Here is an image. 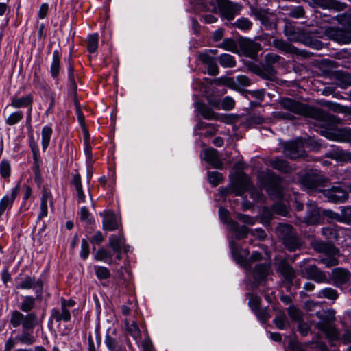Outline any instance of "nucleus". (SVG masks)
Instances as JSON below:
<instances>
[{
	"mask_svg": "<svg viewBox=\"0 0 351 351\" xmlns=\"http://www.w3.org/2000/svg\"><path fill=\"white\" fill-rule=\"evenodd\" d=\"M20 189V185L18 184L15 187L12 188L11 190L10 195H5L1 200H0V210L3 213L4 211L8 208H11L14 201L17 197V195L19 193Z\"/></svg>",
	"mask_w": 351,
	"mask_h": 351,
	"instance_id": "nucleus-15",
	"label": "nucleus"
},
{
	"mask_svg": "<svg viewBox=\"0 0 351 351\" xmlns=\"http://www.w3.org/2000/svg\"><path fill=\"white\" fill-rule=\"evenodd\" d=\"M0 174L3 178L10 176V164L8 160H3L0 163Z\"/></svg>",
	"mask_w": 351,
	"mask_h": 351,
	"instance_id": "nucleus-52",
	"label": "nucleus"
},
{
	"mask_svg": "<svg viewBox=\"0 0 351 351\" xmlns=\"http://www.w3.org/2000/svg\"><path fill=\"white\" fill-rule=\"evenodd\" d=\"M280 57L278 55L274 53H267L265 57V63L269 64L270 65H272L273 64L278 62L280 60Z\"/></svg>",
	"mask_w": 351,
	"mask_h": 351,
	"instance_id": "nucleus-64",
	"label": "nucleus"
},
{
	"mask_svg": "<svg viewBox=\"0 0 351 351\" xmlns=\"http://www.w3.org/2000/svg\"><path fill=\"white\" fill-rule=\"evenodd\" d=\"M278 271L283 276L285 280L291 282L295 277V271L286 261H280L278 264Z\"/></svg>",
	"mask_w": 351,
	"mask_h": 351,
	"instance_id": "nucleus-21",
	"label": "nucleus"
},
{
	"mask_svg": "<svg viewBox=\"0 0 351 351\" xmlns=\"http://www.w3.org/2000/svg\"><path fill=\"white\" fill-rule=\"evenodd\" d=\"M304 10L302 6H298L291 9L289 12V16L295 19H300L304 16Z\"/></svg>",
	"mask_w": 351,
	"mask_h": 351,
	"instance_id": "nucleus-60",
	"label": "nucleus"
},
{
	"mask_svg": "<svg viewBox=\"0 0 351 351\" xmlns=\"http://www.w3.org/2000/svg\"><path fill=\"white\" fill-rule=\"evenodd\" d=\"M326 256L319 260L320 263L327 267H331L338 265V260L335 257V255H326Z\"/></svg>",
	"mask_w": 351,
	"mask_h": 351,
	"instance_id": "nucleus-49",
	"label": "nucleus"
},
{
	"mask_svg": "<svg viewBox=\"0 0 351 351\" xmlns=\"http://www.w3.org/2000/svg\"><path fill=\"white\" fill-rule=\"evenodd\" d=\"M219 47L230 51H236L237 50V45L236 42L232 38H226L219 45Z\"/></svg>",
	"mask_w": 351,
	"mask_h": 351,
	"instance_id": "nucleus-43",
	"label": "nucleus"
},
{
	"mask_svg": "<svg viewBox=\"0 0 351 351\" xmlns=\"http://www.w3.org/2000/svg\"><path fill=\"white\" fill-rule=\"evenodd\" d=\"M241 47L250 56H252L261 49V45L250 39H244L241 42Z\"/></svg>",
	"mask_w": 351,
	"mask_h": 351,
	"instance_id": "nucleus-22",
	"label": "nucleus"
},
{
	"mask_svg": "<svg viewBox=\"0 0 351 351\" xmlns=\"http://www.w3.org/2000/svg\"><path fill=\"white\" fill-rule=\"evenodd\" d=\"M230 248L234 260L246 269L251 267L253 262L259 261L262 258L261 253L258 252H254L252 256L247 259V257L249 254V251L246 250H241L233 242L230 243Z\"/></svg>",
	"mask_w": 351,
	"mask_h": 351,
	"instance_id": "nucleus-4",
	"label": "nucleus"
},
{
	"mask_svg": "<svg viewBox=\"0 0 351 351\" xmlns=\"http://www.w3.org/2000/svg\"><path fill=\"white\" fill-rule=\"evenodd\" d=\"M99 36L97 34H93L88 36L86 40L87 50L90 53H94L98 47Z\"/></svg>",
	"mask_w": 351,
	"mask_h": 351,
	"instance_id": "nucleus-38",
	"label": "nucleus"
},
{
	"mask_svg": "<svg viewBox=\"0 0 351 351\" xmlns=\"http://www.w3.org/2000/svg\"><path fill=\"white\" fill-rule=\"evenodd\" d=\"M274 46L278 49L286 53H295L296 49L291 44L282 39H276L273 41Z\"/></svg>",
	"mask_w": 351,
	"mask_h": 351,
	"instance_id": "nucleus-33",
	"label": "nucleus"
},
{
	"mask_svg": "<svg viewBox=\"0 0 351 351\" xmlns=\"http://www.w3.org/2000/svg\"><path fill=\"white\" fill-rule=\"evenodd\" d=\"M317 298L336 300L338 298V293L335 289L330 287H327L319 291Z\"/></svg>",
	"mask_w": 351,
	"mask_h": 351,
	"instance_id": "nucleus-37",
	"label": "nucleus"
},
{
	"mask_svg": "<svg viewBox=\"0 0 351 351\" xmlns=\"http://www.w3.org/2000/svg\"><path fill=\"white\" fill-rule=\"evenodd\" d=\"M304 146V141L302 138L287 142L284 145V154L291 159L304 158L306 156V154Z\"/></svg>",
	"mask_w": 351,
	"mask_h": 351,
	"instance_id": "nucleus-7",
	"label": "nucleus"
},
{
	"mask_svg": "<svg viewBox=\"0 0 351 351\" xmlns=\"http://www.w3.org/2000/svg\"><path fill=\"white\" fill-rule=\"evenodd\" d=\"M270 165L274 169L282 173H287L291 169L286 160L278 158L271 160L270 161Z\"/></svg>",
	"mask_w": 351,
	"mask_h": 351,
	"instance_id": "nucleus-28",
	"label": "nucleus"
},
{
	"mask_svg": "<svg viewBox=\"0 0 351 351\" xmlns=\"http://www.w3.org/2000/svg\"><path fill=\"white\" fill-rule=\"evenodd\" d=\"M10 324L13 328L21 326L23 333L16 336L15 340L22 344L32 345L36 342L33 331L39 324L38 318L35 313L23 314L17 310L11 312Z\"/></svg>",
	"mask_w": 351,
	"mask_h": 351,
	"instance_id": "nucleus-2",
	"label": "nucleus"
},
{
	"mask_svg": "<svg viewBox=\"0 0 351 351\" xmlns=\"http://www.w3.org/2000/svg\"><path fill=\"white\" fill-rule=\"evenodd\" d=\"M235 102L230 97H226L221 102V108L225 110H230L234 107Z\"/></svg>",
	"mask_w": 351,
	"mask_h": 351,
	"instance_id": "nucleus-61",
	"label": "nucleus"
},
{
	"mask_svg": "<svg viewBox=\"0 0 351 351\" xmlns=\"http://www.w3.org/2000/svg\"><path fill=\"white\" fill-rule=\"evenodd\" d=\"M274 323L278 329H285L287 326V319L286 315L283 314H279L274 319Z\"/></svg>",
	"mask_w": 351,
	"mask_h": 351,
	"instance_id": "nucleus-53",
	"label": "nucleus"
},
{
	"mask_svg": "<svg viewBox=\"0 0 351 351\" xmlns=\"http://www.w3.org/2000/svg\"><path fill=\"white\" fill-rule=\"evenodd\" d=\"M255 314L257 315L259 319L262 321H266L269 319V313L267 308H257L254 311Z\"/></svg>",
	"mask_w": 351,
	"mask_h": 351,
	"instance_id": "nucleus-63",
	"label": "nucleus"
},
{
	"mask_svg": "<svg viewBox=\"0 0 351 351\" xmlns=\"http://www.w3.org/2000/svg\"><path fill=\"white\" fill-rule=\"evenodd\" d=\"M40 202H42V203L49 202L51 206L53 207L52 195H51V192L46 187L43 188L42 197H41Z\"/></svg>",
	"mask_w": 351,
	"mask_h": 351,
	"instance_id": "nucleus-59",
	"label": "nucleus"
},
{
	"mask_svg": "<svg viewBox=\"0 0 351 351\" xmlns=\"http://www.w3.org/2000/svg\"><path fill=\"white\" fill-rule=\"evenodd\" d=\"M198 110L202 116L206 119L214 120L217 119V115L212 109L206 106L205 104H199L198 106Z\"/></svg>",
	"mask_w": 351,
	"mask_h": 351,
	"instance_id": "nucleus-36",
	"label": "nucleus"
},
{
	"mask_svg": "<svg viewBox=\"0 0 351 351\" xmlns=\"http://www.w3.org/2000/svg\"><path fill=\"white\" fill-rule=\"evenodd\" d=\"M125 327L128 332L134 338L137 339L141 337L140 330L135 322L133 321L132 323H129V322L125 321Z\"/></svg>",
	"mask_w": 351,
	"mask_h": 351,
	"instance_id": "nucleus-42",
	"label": "nucleus"
},
{
	"mask_svg": "<svg viewBox=\"0 0 351 351\" xmlns=\"http://www.w3.org/2000/svg\"><path fill=\"white\" fill-rule=\"evenodd\" d=\"M322 234L328 239H335L337 238V232L332 227L323 228L322 229Z\"/></svg>",
	"mask_w": 351,
	"mask_h": 351,
	"instance_id": "nucleus-51",
	"label": "nucleus"
},
{
	"mask_svg": "<svg viewBox=\"0 0 351 351\" xmlns=\"http://www.w3.org/2000/svg\"><path fill=\"white\" fill-rule=\"evenodd\" d=\"M350 278L351 274L346 269L338 267L332 271V280L334 285L338 287L350 282Z\"/></svg>",
	"mask_w": 351,
	"mask_h": 351,
	"instance_id": "nucleus-12",
	"label": "nucleus"
},
{
	"mask_svg": "<svg viewBox=\"0 0 351 351\" xmlns=\"http://www.w3.org/2000/svg\"><path fill=\"white\" fill-rule=\"evenodd\" d=\"M60 302L61 308H53L51 311V319L57 322H69L71 319V315L69 308L74 306L75 302L72 299L66 300L63 298H61Z\"/></svg>",
	"mask_w": 351,
	"mask_h": 351,
	"instance_id": "nucleus-6",
	"label": "nucleus"
},
{
	"mask_svg": "<svg viewBox=\"0 0 351 351\" xmlns=\"http://www.w3.org/2000/svg\"><path fill=\"white\" fill-rule=\"evenodd\" d=\"M71 185L73 187L75 191L77 197V202L79 204L85 202L86 195L82 189L81 177L78 173L73 176L71 181Z\"/></svg>",
	"mask_w": 351,
	"mask_h": 351,
	"instance_id": "nucleus-17",
	"label": "nucleus"
},
{
	"mask_svg": "<svg viewBox=\"0 0 351 351\" xmlns=\"http://www.w3.org/2000/svg\"><path fill=\"white\" fill-rule=\"evenodd\" d=\"M341 222L351 224V207L343 208L341 213Z\"/></svg>",
	"mask_w": 351,
	"mask_h": 351,
	"instance_id": "nucleus-55",
	"label": "nucleus"
},
{
	"mask_svg": "<svg viewBox=\"0 0 351 351\" xmlns=\"http://www.w3.org/2000/svg\"><path fill=\"white\" fill-rule=\"evenodd\" d=\"M80 218L82 221L86 222L87 224H91L94 220L90 217V213L86 207L83 206L79 212Z\"/></svg>",
	"mask_w": 351,
	"mask_h": 351,
	"instance_id": "nucleus-54",
	"label": "nucleus"
},
{
	"mask_svg": "<svg viewBox=\"0 0 351 351\" xmlns=\"http://www.w3.org/2000/svg\"><path fill=\"white\" fill-rule=\"evenodd\" d=\"M104 343L110 351H118L119 344L116 339L107 334L105 336Z\"/></svg>",
	"mask_w": 351,
	"mask_h": 351,
	"instance_id": "nucleus-46",
	"label": "nucleus"
},
{
	"mask_svg": "<svg viewBox=\"0 0 351 351\" xmlns=\"http://www.w3.org/2000/svg\"><path fill=\"white\" fill-rule=\"evenodd\" d=\"M330 157L337 160L351 162V152L337 149L330 153Z\"/></svg>",
	"mask_w": 351,
	"mask_h": 351,
	"instance_id": "nucleus-31",
	"label": "nucleus"
},
{
	"mask_svg": "<svg viewBox=\"0 0 351 351\" xmlns=\"http://www.w3.org/2000/svg\"><path fill=\"white\" fill-rule=\"evenodd\" d=\"M208 177L209 182L213 186H217L219 185L223 180L222 174L217 171L208 172Z\"/></svg>",
	"mask_w": 351,
	"mask_h": 351,
	"instance_id": "nucleus-47",
	"label": "nucleus"
},
{
	"mask_svg": "<svg viewBox=\"0 0 351 351\" xmlns=\"http://www.w3.org/2000/svg\"><path fill=\"white\" fill-rule=\"evenodd\" d=\"M227 84L230 86H248L251 84V80L248 77L244 75H240L234 78H228Z\"/></svg>",
	"mask_w": 351,
	"mask_h": 351,
	"instance_id": "nucleus-27",
	"label": "nucleus"
},
{
	"mask_svg": "<svg viewBox=\"0 0 351 351\" xmlns=\"http://www.w3.org/2000/svg\"><path fill=\"white\" fill-rule=\"evenodd\" d=\"M307 277L317 282H325L327 278L324 272L322 271L315 265H308L305 268Z\"/></svg>",
	"mask_w": 351,
	"mask_h": 351,
	"instance_id": "nucleus-16",
	"label": "nucleus"
},
{
	"mask_svg": "<svg viewBox=\"0 0 351 351\" xmlns=\"http://www.w3.org/2000/svg\"><path fill=\"white\" fill-rule=\"evenodd\" d=\"M339 140L342 141H351V128H344L339 130Z\"/></svg>",
	"mask_w": 351,
	"mask_h": 351,
	"instance_id": "nucleus-62",
	"label": "nucleus"
},
{
	"mask_svg": "<svg viewBox=\"0 0 351 351\" xmlns=\"http://www.w3.org/2000/svg\"><path fill=\"white\" fill-rule=\"evenodd\" d=\"M36 299H37L36 297L34 298L32 296L29 295L25 296L23 298V302L19 306L20 310L23 312L30 313V311L35 307Z\"/></svg>",
	"mask_w": 351,
	"mask_h": 351,
	"instance_id": "nucleus-30",
	"label": "nucleus"
},
{
	"mask_svg": "<svg viewBox=\"0 0 351 351\" xmlns=\"http://www.w3.org/2000/svg\"><path fill=\"white\" fill-rule=\"evenodd\" d=\"M252 186V184L249 177L246 175H241L232 183L230 189L227 192H224L223 195H226L231 193L240 196L245 191L250 190Z\"/></svg>",
	"mask_w": 351,
	"mask_h": 351,
	"instance_id": "nucleus-8",
	"label": "nucleus"
},
{
	"mask_svg": "<svg viewBox=\"0 0 351 351\" xmlns=\"http://www.w3.org/2000/svg\"><path fill=\"white\" fill-rule=\"evenodd\" d=\"M283 243L289 251L293 252L299 248L301 241L297 234L294 232L290 237L285 238Z\"/></svg>",
	"mask_w": 351,
	"mask_h": 351,
	"instance_id": "nucleus-26",
	"label": "nucleus"
},
{
	"mask_svg": "<svg viewBox=\"0 0 351 351\" xmlns=\"http://www.w3.org/2000/svg\"><path fill=\"white\" fill-rule=\"evenodd\" d=\"M311 245L316 252L324 253L326 255H336L338 254V250L330 242L313 239Z\"/></svg>",
	"mask_w": 351,
	"mask_h": 351,
	"instance_id": "nucleus-11",
	"label": "nucleus"
},
{
	"mask_svg": "<svg viewBox=\"0 0 351 351\" xmlns=\"http://www.w3.org/2000/svg\"><path fill=\"white\" fill-rule=\"evenodd\" d=\"M94 270L97 278L99 280H106L110 276V271L108 268L104 266L95 265Z\"/></svg>",
	"mask_w": 351,
	"mask_h": 351,
	"instance_id": "nucleus-40",
	"label": "nucleus"
},
{
	"mask_svg": "<svg viewBox=\"0 0 351 351\" xmlns=\"http://www.w3.org/2000/svg\"><path fill=\"white\" fill-rule=\"evenodd\" d=\"M269 267L266 264H261L256 265L254 274L255 279L258 282H260L261 280H264L269 274Z\"/></svg>",
	"mask_w": 351,
	"mask_h": 351,
	"instance_id": "nucleus-32",
	"label": "nucleus"
},
{
	"mask_svg": "<svg viewBox=\"0 0 351 351\" xmlns=\"http://www.w3.org/2000/svg\"><path fill=\"white\" fill-rule=\"evenodd\" d=\"M103 217V229L108 231H113L118 228L117 219L113 213L106 211L101 213Z\"/></svg>",
	"mask_w": 351,
	"mask_h": 351,
	"instance_id": "nucleus-14",
	"label": "nucleus"
},
{
	"mask_svg": "<svg viewBox=\"0 0 351 351\" xmlns=\"http://www.w3.org/2000/svg\"><path fill=\"white\" fill-rule=\"evenodd\" d=\"M252 14L258 20L264 23L267 19V11L261 7L251 6L250 7Z\"/></svg>",
	"mask_w": 351,
	"mask_h": 351,
	"instance_id": "nucleus-39",
	"label": "nucleus"
},
{
	"mask_svg": "<svg viewBox=\"0 0 351 351\" xmlns=\"http://www.w3.org/2000/svg\"><path fill=\"white\" fill-rule=\"evenodd\" d=\"M112 254L108 250L101 247L94 254L95 260L104 261L110 264L112 263Z\"/></svg>",
	"mask_w": 351,
	"mask_h": 351,
	"instance_id": "nucleus-29",
	"label": "nucleus"
},
{
	"mask_svg": "<svg viewBox=\"0 0 351 351\" xmlns=\"http://www.w3.org/2000/svg\"><path fill=\"white\" fill-rule=\"evenodd\" d=\"M319 209L314 204L308 205V213L304 217V222L308 225H315L320 221Z\"/></svg>",
	"mask_w": 351,
	"mask_h": 351,
	"instance_id": "nucleus-18",
	"label": "nucleus"
},
{
	"mask_svg": "<svg viewBox=\"0 0 351 351\" xmlns=\"http://www.w3.org/2000/svg\"><path fill=\"white\" fill-rule=\"evenodd\" d=\"M17 289H35L37 300H40L43 294V282L41 279L36 280L35 278L25 276L16 285Z\"/></svg>",
	"mask_w": 351,
	"mask_h": 351,
	"instance_id": "nucleus-9",
	"label": "nucleus"
},
{
	"mask_svg": "<svg viewBox=\"0 0 351 351\" xmlns=\"http://www.w3.org/2000/svg\"><path fill=\"white\" fill-rule=\"evenodd\" d=\"M105 237L101 231L96 232L90 239L89 241L93 245H99L104 242Z\"/></svg>",
	"mask_w": 351,
	"mask_h": 351,
	"instance_id": "nucleus-56",
	"label": "nucleus"
},
{
	"mask_svg": "<svg viewBox=\"0 0 351 351\" xmlns=\"http://www.w3.org/2000/svg\"><path fill=\"white\" fill-rule=\"evenodd\" d=\"M317 316L321 319L317 323V328L324 332L328 337L333 339L337 337V331L332 324L334 319L330 313L317 312Z\"/></svg>",
	"mask_w": 351,
	"mask_h": 351,
	"instance_id": "nucleus-5",
	"label": "nucleus"
},
{
	"mask_svg": "<svg viewBox=\"0 0 351 351\" xmlns=\"http://www.w3.org/2000/svg\"><path fill=\"white\" fill-rule=\"evenodd\" d=\"M272 209L275 213L282 216H286L289 212L287 206L285 204L280 202H276L274 204Z\"/></svg>",
	"mask_w": 351,
	"mask_h": 351,
	"instance_id": "nucleus-50",
	"label": "nucleus"
},
{
	"mask_svg": "<svg viewBox=\"0 0 351 351\" xmlns=\"http://www.w3.org/2000/svg\"><path fill=\"white\" fill-rule=\"evenodd\" d=\"M199 60L207 65V71L210 75L215 76L219 73V68L215 61L207 53H201Z\"/></svg>",
	"mask_w": 351,
	"mask_h": 351,
	"instance_id": "nucleus-20",
	"label": "nucleus"
},
{
	"mask_svg": "<svg viewBox=\"0 0 351 351\" xmlns=\"http://www.w3.org/2000/svg\"><path fill=\"white\" fill-rule=\"evenodd\" d=\"M68 72H69L68 78H69L70 88H71V90L74 92V93H76L77 84L75 83V77H74L73 66L71 62H69Z\"/></svg>",
	"mask_w": 351,
	"mask_h": 351,
	"instance_id": "nucleus-48",
	"label": "nucleus"
},
{
	"mask_svg": "<svg viewBox=\"0 0 351 351\" xmlns=\"http://www.w3.org/2000/svg\"><path fill=\"white\" fill-rule=\"evenodd\" d=\"M52 134V129L51 127L45 126L42 130V147L45 150L50 142L51 136Z\"/></svg>",
	"mask_w": 351,
	"mask_h": 351,
	"instance_id": "nucleus-41",
	"label": "nucleus"
},
{
	"mask_svg": "<svg viewBox=\"0 0 351 351\" xmlns=\"http://www.w3.org/2000/svg\"><path fill=\"white\" fill-rule=\"evenodd\" d=\"M33 102V98L32 95H27L22 97H12L11 100V106L15 108H24L30 106Z\"/></svg>",
	"mask_w": 351,
	"mask_h": 351,
	"instance_id": "nucleus-25",
	"label": "nucleus"
},
{
	"mask_svg": "<svg viewBox=\"0 0 351 351\" xmlns=\"http://www.w3.org/2000/svg\"><path fill=\"white\" fill-rule=\"evenodd\" d=\"M124 244L125 239L122 234H112L109 237V246L116 253H119L121 251Z\"/></svg>",
	"mask_w": 351,
	"mask_h": 351,
	"instance_id": "nucleus-24",
	"label": "nucleus"
},
{
	"mask_svg": "<svg viewBox=\"0 0 351 351\" xmlns=\"http://www.w3.org/2000/svg\"><path fill=\"white\" fill-rule=\"evenodd\" d=\"M60 58L61 53L60 50L56 49L53 52L52 62L50 66V73L51 77L56 80H58L60 71Z\"/></svg>",
	"mask_w": 351,
	"mask_h": 351,
	"instance_id": "nucleus-19",
	"label": "nucleus"
},
{
	"mask_svg": "<svg viewBox=\"0 0 351 351\" xmlns=\"http://www.w3.org/2000/svg\"><path fill=\"white\" fill-rule=\"evenodd\" d=\"M278 237L282 240L285 238L290 237L295 232L293 230V227L289 224L280 223L278 225L276 229Z\"/></svg>",
	"mask_w": 351,
	"mask_h": 351,
	"instance_id": "nucleus-34",
	"label": "nucleus"
},
{
	"mask_svg": "<svg viewBox=\"0 0 351 351\" xmlns=\"http://www.w3.org/2000/svg\"><path fill=\"white\" fill-rule=\"evenodd\" d=\"M253 72L261 77L272 80L276 74V71L272 65L263 64L261 66H256L253 68Z\"/></svg>",
	"mask_w": 351,
	"mask_h": 351,
	"instance_id": "nucleus-13",
	"label": "nucleus"
},
{
	"mask_svg": "<svg viewBox=\"0 0 351 351\" xmlns=\"http://www.w3.org/2000/svg\"><path fill=\"white\" fill-rule=\"evenodd\" d=\"M205 160L216 168L221 165L218 152L213 148L207 149L204 152Z\"/></svg>",
	"mask_w": 351,
	"mask_h": 351,
	"instance_id": "nucleus-23",
	"label": "nucleus"
},
{
	"mask_svg": "<svg viewBox=\"0 0 351 351\" xmlns=\"http://www.w3.org/2000/svg\"><path fill=\"white\" fill-rule=\"evenodd\" d=\"M90 251H89V245L86 239H83L82 240L81 243V251H80V257L85 260L88 258L89 255Z\"/></svg>",
	"mask_w": 351,
	"mask_h": 351,
	"instance_id": "nucleus-57",
	"label": "nucleus"
},
{
	"mask_svg": "<svg viewBox=\"0 0 351 351\" xmlns=\"http://www.w3.org/2000/svg\"><path fill=\"white\" fill-rule=\"evenodd\" d=\"M280 104L285 110L290 112H276L274 116L278 118L293 120L295 117L291 113L315 119H322L326 117L324 111L321 109L300 103L291 98H283Z\"/></svg>",
	"mask_w": 351,
	"mask_h": 351,
	"instance_id": "nucleus-3",
	"label": "nucleus"
},
{
	"mask_svg": "<svg viewBox=\"0 0 351 351\" xmlns=\"http://www.w3.org/2000/svg\"><path fill=\"white\" fill-rule=\"evenodd\" d=\"M219 64L225 68H232L236 66L234 58L230 54L223 53L219 57Z\"/></svg>",
	"mask_w": 351,
	"mask_h": 351,
	"instance_id": "nucleus-35",
	"label": "nucleus"
},
{
	"mask_svg": "<svg viewBox=\"0 0 351 351\" xmlns=\"http://www.w3.org/2000/svg\"><path fill=\"white\" fill-rule=\"evenodd\" d=\"M269 178V182L267 185L268 193L276 198H279L282 195V188L280 185V179L273 172L269 171L267 173Z\"/></svg>",
	"mask_w": 351,
	"mask_h": 351,
	"instance_id": "nucleus-10",
	"label": "nucleus"
},
{
	"mask_svg": "<svg viewBox=\"0 0 351 351\" xmlns=\"http://www.w3.org/2000/svg\"><path fill=\"white\" fill-rule=\"evenodd\" d=\"M23 118V113L21 111H16L12 113L6 119L5 123L9 125L18 123Z\"/></svg>",
	"mask_w": 351,
	"mask_h": 351,
	"instance_id": "nucleus-45",
	"label": "nucleus"
},
{
	"mask_svg": "<svg viewBox=\"0 0 351 351\" xmlns=\"http://www.w3.org/2000/svg\"><path fill=\"white\" fill-rule=\"evenodd\" d=\"M329 184V180L320 174L309 173L301 180V184L309 191H320L328 200L333 202H343L348 198L346 190L339 186L324 189Z\"/></svg>",
	"mask_w": 351,
	"mask_h": 351,
	"instance_id": "nucleus-1",
	"label": "nucleus"
},
{
	"mask_svg": "<svg viewBox=\"0 0 351 351\" xmlns=\"http://www.w3.org/2000/svg\"><path fill=\"white\" fill-rule=\"evenodd\" d=\"M288 314L292 319L298 322L301 321V312L295 306L288 308Z\"/></svg>",
	"mask_w": 351,
	"mask_h": 351,
	"instance_id": "nucleus-58",
	"label": "nucleus"
},
{
	"mask_svg": "<svg viewBox=\"0 0 351 351\" xmlns=\"http://www.w3.org/2000/svg\"><path fill=\"white\" fill-rule=\"evenodd\" d=\"M234 25L239 29L246 31L252 28V23L247 18L241 17L235 22Z\"/></svg>",
	"mask_w": 351,
	"mask_h": 351,
	"instance_id": "nucleus-44",
	"label": "nucleus"
}]
</instances>
